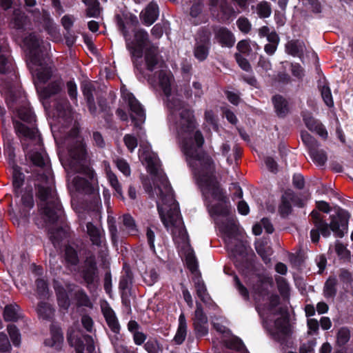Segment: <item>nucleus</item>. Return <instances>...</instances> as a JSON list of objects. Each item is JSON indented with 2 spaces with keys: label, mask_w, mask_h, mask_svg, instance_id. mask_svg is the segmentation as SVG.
Here are the masks:
<instances>
[{
  "label": "nucleus",
  "mask_w": 353,
  "mask_h": 353,
  "mask_svg": "<svg viewBox=\"0 0 353 353\" xmlns=\"http://www.w3.org/2000/svg\"><path fill=\"white\" fill-rule=\"evenodd\" d=\"M14 64L12 58L9 55L0 54V73L10 74L16 78Z\"/></svg>",
  "instance_id": "nucleus-29"
},
{
  "label": "nucleus",
  "mask_w": 353,
  "mask_h": 353,
  "mask_svg": "<svg viewBox=\"0 0 353 353\" xmlns=\"http://www.w3.org/2000/svg\"><path fill=\"white\" fill-rule=\"evenodd\" d=\"M134 281V275L131 270L128 268L125 269L124 274L121 276L119 283V290L121 294L122 303L126 305L130 303V301L124 298V296L131 294L132 284Z\"/></svg>",
  "instance_id": "nucleus-15"
},
{
  "label": "nucleus",
  "mask_w": 353,
  "mask_h": 353,
  "mask_svg": "<svg viewBox=\"0 0 353 353\" xmlns=\"http://www.w3.org/2000/svg\"><path fill=\"white\" fill-rule=\"evenodd\" d=\"M64 233V230L61 227L52 229L50 231V239L54 244L59 243L63 239Z\"/></svg>",
  "instance_id": "nucleus-59"
},
{
  "label": "nucleus",
  "mask_w": 353,
  "mask_h": 353,
  "mask_svg": "<svg viewBox=\"0 0 353 353\" xmlns=\"http://www.w3.org/2000/svg\"><path fill=\"white\" fill-rule=\"evenodd\" d=\"M63 258L65 267L68 268L76 267L79 263V257L77 250L70 245H66L65 248Z\"/></svg>",
  "instance_id": "nucleus-24"
},
{
  "label": "nucleus",
  "mask_w": 353,
  "mask_h": 353,
  "mask_svg": "<svg viewBox=\"0 0 353 353\" xmlns=\"http://www.w3.org/2000/svg\"><path fill=\"white\" fill-rule=\"evenodd\" d=\"M187 322L184 313H181L179 316V325L174 337V341L177 345H181L185 340L187 335Z\"/></svg>",
  "instance_id": "nucleus-27"
},
{
  "label": "nucleus",
  "mask_w": 353,
  "mask_h": 353,
  "mask_svg": "<svg viewBox=\"0 0 353 353\" xmlns=\"http://www.w3.org/2000/svg\"><path fill=\"white\" fill-rule=\"evenodd\" d=\"M278 290L283 299L290 296V288L285 279L279 277L276 279Z\"/></svg>",
  "instance_id": "nucleus-56"
},
{
  "label": "nucleus",
  "mask_w": 353,
  "mask_h": 353,
  "mask_svg": "<svg viewBox=\"0 0 353 353\" xmlns=\"http://www.w3.org/2000/svg\"><path fill=\"white\" fill-rule=\"evenodd\" d=\"M235 265L243 273L250 271L253 268L252 261L247 257V255L242 256L241 259H236Z\"/></svg>",
  "instance_id": "nucleus-54"
},
{
  "label": "nucleus",
  "mask_w": 353,
  "mask_h": 353,
  "mask_svg": "<svg viewBox=\"0 0 353 353\" xmlns=\"http://www.w3.org/2000/svg\"><path fill=\"white\" fill-rule=\"evenodd\" d=\"M173 77L170 72L160 70L158 72L159 85L166 97H170L172 94L171 81Z\"/></svg>",
  "instance_id": "nucleus-21"
},
{
  "label": "nucleus",
  "mask_w": 353,
  "mask_h": 353,
  "mask_svg": "<svg viewBox=\"0 0 353 353\" xmlns=\"http://www.w3.org/2000/svg\"><path fill=\"white\" fill-rule=\"evenodd\" d=\"M64 83L61 79L50 82L46 86L38 90L39 97L43 100H47L51 97L59 94L63 88Z\"/></svg>",
  "instance_id": "nucleus-18"
},
{
  "label": "nucleus",
  "mask_w": 353,
  "mask_h": 353,
  "mask_svg": "<svg viewBox=\"0 0 353 353\" xmlns=\"http://www.w3.org/2000/svg\"><path fill=\"white\" fill-rule=\"evenodd\" d=\"M193 329L196 339L206 336L209 332L208 316L203 311L202 304L196 301V310L192 318Z\"/></svg>",
  "instance_id": "nucleus-9"
},
{
  "label": "nucleus",
  "mask_w": 353,
  "mask_h": 353,
  "mask_svg": "<svg viewBox=\"0 0 353 353\" xmlns=\"http://www.w3.org/2000/svg\"><path fill=\"white\" fill-rule=\"evenodd\" d=\"M288 190L282 194L281 197V203L279 205V212L281 217L285 218L288 216L292 212L291 201L287 196Z\"/></svg>",
  "instance_id": "nucleus-36"
},
{
  "label": "nucleus",
  "mask_w": 353,
  "mask_h": 353,
  "mask_svg": "<svg viewBox=\"0 0 353 353\" xmlns=\"http://www.w3.org/2000/svg\"><path fill=\"white\" fill-rule=\"evenodd\" d=\"M125 99L128 101L131 112L134 113L137 117V118H136L132 114L130 115L132 121L134 123V125L136 127H138L139 125V122L142 123L145 121V114L144 109L132 92L127 93L125 96Z\"/></svg>",
  "instance_id": "nucleus-14"
},
{
  "label": "nucleus",
  "mask_w": 353,
  "mask_h": 353,
  "mask_svg": "<svg viewBox=\"0 0 353 353\" xmlns=\"http://www.w3.org/2000/svg\"><path fill=\"white\" fill-rule=\"evenodd\" d=\"M335 252L340 259L345 261H350L351 259V252L341 243L337 242L335 245Z\"/></svg>",
  "instance_id": "nucleus-53"
},
{
  "label": "nucleus",
  "mask_w": 353,
  "mask_h": 353,
  "mask_svg": "<svg viewBox=\"0 0 353 353\" xmlns=\"http://www.w3.org/2000/svg\"><path fill=\"white\" fill-rule=\"evenodd\" d=\"M87 233L90 236L92 243L97 247L102 246L103 239H104V232L98 228L92 222L86 224Z\"/></svg>",
  "instance_id": "nucleus-23"
},
{
  "label": "nucleus",
  "mask_w": 353,
  "mask_h": 353,
  "mask_svg": "<svg viewBox=\"0 0 353 353\" xmlns=\"http://www.w3.org/2000/svg\"><path fill=\"white\" fill-rule=\"evenodd\" d=\"M81 89L89 112L91 114L95 115L97 106L95 104L93 92L95 90L94 86L90 82H83L81 84Z\"/></svg>",
  "instance_id": "nucleus-19"
},
{
  "label": "nucleus",
  "mask_w": 353,
  "mask_h": 353,
  "mask_svg": "<svg viewBox=\"0 0 353 353\" xmlns=\"http://www.w3.org/2000/svg\"><path fill=\"white\" fill-rule=\"evenodd\" d=\"M159 14V10L157 3L152 1L147 6L144 11L141 12L140 19L144 25L149 26L156 21Z\"/></svg>",
  "instance_id": "nucleus-20"
},
{
  "label": "nucleus",
  "mask_w": 353,
  "mask_h": 353,
  "mask_svg": "<svg viewBox=\"0 0 353 353\" xmlns=\"http://www.w3.org/2000/svg\"><path fill=\"white\" fill-rule=\"evenodd\" d=\"M68 341L70 346L74 347L76 353H84L85 339V335L83 337L75 336H68Z\"/></svg>",
  "instance_id": "nucleus-45"
},
{
  "label": "nucleus",
  "mask_w": 353,
  "mask_h": 353,
  "mask_svg": "<svg viewBox=\"0 0 353 353\" xmlns=\"http://www.w3.org/2000/svg\"><path fill=\"white\" fill-rule=\"evenodd\" d=\"M214 39L222 46L232 48L236 41L234 34L226 27L212 26Z\"/></svg>",
  "instance_id": "nucleus-13"
},
{
  "label": "nucleus",
  "mask_w": 353,
  "mask_h": 353,
  "mask_svg": "<svg viewBox=\"0 0 353 353\" xmlns=\"http://www.w3.org/2000/svg\"><path fill=\"white\" fill-rule=\"evenodd\" d=\"M236 25L240 31L245 34L250 31L252 27L249 20L246 17H241L237 19Z\"/></svg>",
  "instance_id": "nucleus-64"
},
{
  "label": "nucleus",
  "mask_w": 353,
  "mask_h": 353,
  "mask_svg": "<svg viewBox=\"0 0 353 353\" xmlns=\"http://www.w3.org/2000/svg\"><path fill=\"white\" fill-rule=\"evenodd\" d=\"M123 225L120 230L130 236H136L139 232L135 220L130 214H124L122 216Z\"/></svg>",
  "instance_id": "nucleus-25"
},
{
  "label": "nucleus",
  "mask_w": 353,
  "mask_h": 353,
  "mask_svg": "<svg viewBox=\"0 0 353 353\" xmlns=\"http://www.w3.org/2000/svg\"><path fill=\"white\" fill-rule=\"evenodd\" d=\"M144 350L148 353H161L163 345L157 338L150 337L143 345Z\"/></svg>",
  "instance_id": "nucleus-43"
},
{
  "label": "nucleus",
  "mask_w": 353,
  "mask_h": 353,
  "mask_svg": "<svg viewBox=\"0 0 353 353\" xmlns=\"http://www.w3.org/2000/svg\"><path fill=\"white\" fill-rule=\"evenodd\" d=\"M106 323L114 334H120L121 325L114 310L108 307L102 310Z\"/></svg>",
  "instance_id": "nucleus-22"
},
{
  "label": "nucleus",
  "mask_w": 353,
  "mask_h": 353,
  "mask_svg": "<svg viewBox=\"0 0 353 353\" xmlns=\"http://www.w3.org/2000/svg\"><path fill=\"white\" fill-rule=\"evenodd\" d=\"M23 43L29 52L32 64H40L43 57V52L41 47V40L34 32L30 33L23 39Z\"/></svg>",
  "instance_id": "nucleus-10"
},
{
  "label": "nucleus",
  "mask_w": 353,
  "mask_h": 353,
  "mask_svg": "<svg viewBox=\"0 0 353 353\" xmlns=\"http://www.w3.org/2000/svg\"><path fill=\"white\" fill-rule=\"evenodd\" d=\"M284 313L286 314L285 316L277 318L274 321L275 327L277 331L283 336V340H285V338L290 336L292 333L288 313L287 310L283 307H279L275 313V314L281 315L284 314Z\"/></svg>",
  "instance_id": "nucleus-16"
},
{
  "label": "nucleus",
  "mask_w": 353,
  "mask_h": 353,
  "mask_svg": "<svg viewBox=\"0 0 353 353\" xmlns=\"http://www.w3.org/2000/svg\"><path fill=\"white\" fill-rule=\"evenodd\" d=\"M19 307L17 304H9L6 305L3 310V319L7 322H16L20 318L19 314Z\"/></svg>",
  "instance_id": "nucleus-35"
},
{
  "label": "nucleus",
  "mask_w": 353,
  "mask_h": 353,
  "mask_svg": "<svg viewBox=\"0 0 353 353\" xmlns=\"http://www.w3.org/2000/svg\"><path fill=\"white\" fill-rule=\"evenodd\" d=\"M234 56L236 62L237 63L238 65L241 68V69L248 72L252 71V66L250 62L242 54H241L240 53H235Z\"/></svg>",
  "instance_id": "nucleus-57"
},
{
  "label": "nucleus",
  "mask_w": 353,
  "mask_h": 353,
  "mask_svg": "<svg viewBox=\"0 0 353 353\" xmlns=\"http://www.w3.org/2000/svg\"><path fill=\"white\" fill-rule=\"evenodd\" d=\"M219 10L222 14L219 21L221 22H225L228 21L231 17L235 16V11L233 7L226 1H223L219 5Z\"/></svg>",
  "instance_id": "nucleus-41"
},
{
  "label": "nucleus",
  "mask_w": 353,
  "mask_h": 353,
  "mask_svg": "<svg viewBox=\"0 0 353 353\" xmlns=\"http://www.w3.org/2000/svg\"><path fill=\"white\" fill-rule=\"evenodd\" d=\"M319 90L325 104L329 108H332L334 106V100L328 84L319 85Z\"/></svg>",
  "instance_id": "nucleus-47"
},
{
  "label": "nucleus",
  "mask_w": 353,
  "mask_h": 353,
  "mask_svg": "<svg viewBox=\"0 0 353 353\" xmlns=\"http://www.w3.org/2000/svg\"><path fill=\"white\" fill-rule=\"evenodd\" d=\"M7 330L13 345L19 347L21 343V334L17 327L14 324H10L7 327Z\"/></svg>",
  "instance_id": "nucleus-51"
},
{
  "label": "nucleus",
  "mask_w": 353,
  "mask_h": 353,
  "mask_svg": "<svg viewBox=\"0 0 353 353\" xmlns=\"http://www.w3.org/2000/svg\"><path fill=\"white\" fill-rule=\"evenodd\" d=\"M185 265L191 273L194 274L199 271V263L193 249L191 248L185 254Z\"/></svg>",
  "instance_id": "nucleus-42"
},
{
  "label": "nucleus",
  "mask_w": 353,
  "mask_h": 353,
  "mask_svg": "<svg viewBox=\"0 0 353 353\" xmlns=\"http://www.w3.org/2000/svg\"><path fill=\"white\" fill-rule=\"evenodd\" d=\"M290 70L292 74L298 79L299 80L302 81L305 76V70L299 63H291L290 64Z\"/></svg>",
  "instance_id": "nucleus-61"
},
{
  "label": "nucleus",
  "mask_w": 353,
  "mask_h": 353,
  "mask_svg": "<svg viewBox=\"0 0 353 353\" xmlns=\"http://www.w3.org/2000/svg\"><path fill=\"white\" fill-rule=\"evenodd\" d=\"M159 274L154 268H152L145 273L144 281L148 285L152 286L159 281Z\"/></svg>",
  "instance_id": "nucleus-63"
},
{
  "label": "nucleus",
  "mask_w": 353,
  "mask_h": 353,
  "mask_svg": "<svg viewBox=\"0 0 353 353\" xmlns=\"http://www.w3.org/2000/svg\"><path fill=\"white\" fill-rule=\"evenodd\" d=\"M21 201L22 205L24 208L27 209H31L34 206V198H33V192L32 189L30 188V189L26 188V190L21 193L20 195Z\"/></svg>",
  "instance_id": "nucleus-50"
},
{
  "label": "nucleus",
  "mask_w": 353,
  "mask_h": 353,
  "mask_svg": "<svg viewBox=\"0 0 353 353\" xmlns=\"http://www.w3.org/2000/svg\"><path fill=\"white\" fill-rule=\"evenodd\" d=\"M70 167L72 170L77 173L85 174L88 178L93 182L96 180L94 171L84 164L86 155V145L83 141H74L68 149Z\"/></svg>",
  "instance_id": "nucleus-6"
},
{
  "label": "nucleus",
  "mask_w": 353,
  "mask_h": 353,
  "mask_svg": "<svg viewBox=\"0 0 353 353\" xmlns=\"http://www.w3.org/2000/svg\"><path fill=\"white\" fill-rule=\"evenodd\" d=\"M179 125L182 132L188 134L182 140V150L207 201L209 214L211 217L228 216L231 212L230 201L214 174L213 159L202 149L205 142L202 132L194 131L196 121L193 110H181Z\"/></svg>",
  "instance_id": "nucleus-1"
},
{
  "label": "nucleus",
  "mask_w": 353,
  "mask_h": 353,
  "mask_svg": "<svg viewBox=\"0 0 353 353\" xmlns=\"http://www.w3.org/2000/svg\"><path fill=\"white\" fill-rule=\"evenodd\" d=\"M301 139L304 145L307 148L308 152L319 147L318 141L307 131H301Z\"/></svg>",
  "instance_id": "nucleus-48"
},
{
  "label": "nucleus",
  "mask_w": 353,
  "mask_h": 353,
  "mask_svg": "<svg viewBox=\"0 0 353 353\" xmlns=\"http://www.w3.org/2000/svg\"><path fill=\"white\" fill-rule=\"evenodd\" d=\"M211 37L212 32L206 26L199 28L194 36L193 54L200 62L205 61L210 54L212 47Z\"/></svg>",
  "instance_id": "nucleus-7"
},
{
  "label": "nucleus",
  "mask_w": 353,
  "mask_h": 353,
  "mask_svg": "<svg viewBox=\"0 0 353 353\" xmlns=\"http://www.w3.org/2000/svg\"><path fill=\"white\" fill-rule=\"evenodd\" d=\"M3 152L6 156L8 163L10 165H14L16 154L12 139H8L6 141H4Z\"/></svg>",
  "instance_id": "nucleus-37"
},
{
  "label": "nucleus",
  "mask_w": 353,
  "mask_h": 353,
  "mask_svg": "<svg viewBox=\"0 0 353 353\" xmlns=\"http://www.w3.org/2000/svg\"><path fill=\"white\" fill-rule=\"evenodd\" d=\"M74 183L79 191H82L86 194H95L96 190L92 181L90 182L85 178L77 176L74 179Z\"/></svg>",
  "instance_id": "nucleus-31"
},
{
  "label": "nucleus",
  "mask_w": 353,
  "mask_h": 353,
  "mask_svg": "<svg viewBox=\"0 0 353 353\" xmlns=\"http://www.w3.org/2000/svg\"><path fill=\"white\" fill-rule=\"evenodd\" d=\"M233 281L235 288L239 291V294L246 300L249 299V292L248 289L241 282L239 278L236 274L233 276Z\"/></svg>",
  "instance_id": "nucleus-62"
},
{
  "label": "nucleus",
  "mask_w": 353,
  "mask_h": 353,
  "mask_svg": "<svg viewBox=\"0 0 353 353\" xmlns=\"http://www.w3.org/2000/svg\"><path fill=\"white\" fill-rule=\"evenodd\" d=\"M74 299L76 301V305L77 307H86L92 308L93 306L90 297L85 291L82 288L75 291L74 293Z\"/></svg>",
  "instance_id": "nucleus-34"
},
{
  "label": "nucleus",
  "mask_w": 353,
  "mask_h": 353,
  "mask_svg": "<svg viewBox=\"0 0 353 353\" xmlns=\"http://www.w3.org/2000/svg\"><path fill=\"white\" fill-rule=\"evenodd\" d=\"M166 106L172 114L176 111L182 110L184 105V101L179 98L173 97L172 98L166 97Z\"/></svg>",
  "instance_id": "nucleus-49"
},
{
  "label": "nucleus",
  "mask_w": 353,
  "mask_h": 353,
  "mask_svg": "<svg viewBox=\"0 0 353 353\" xmlns=\"http://www.w3.org/2000/svg\"><path fill=\"white\" fill-rule=\"evenodd\" d=\"M6 102L12 109L14 132L19 139L26 157L34 165L46 166L49 158L37 124V117L25 94L20 90L10 91Z\"/></svg>",
  "instance_id": "nucleus-2"
},
{
  "label": "nucleus",
  "mask_w": 353,
  "mask_h": 353,
  "mask_svg": "<svg viewBox=\"0 0 353 353\" xmlns=\"http://www.w3.org/2000/svg\"><path fill=\"white\" fill-rule=\"evenodd\" d=\"M338 280L335 276H329L323 286V294L326 299H334L337 294Z\"/></svg>",
  "instance_id": "nucleus-30"
},
{
  "label": "nucleus",
  "mask_w": 353,
  "mask_h": 353,
  "mask_svg": "<svg viewBox=\"0 0 353 353\" xmlns=\"http://www.w3.org/2000/svg\"><path fill=\"white\" fill-rule=\"evenodd\" d=\"M43 57L40 64H34L38 66L36 70V77L40 83H46L52 77V71L50 67L43 65Z\"/></svg>",
  "instance_id": "nucleus-32"
},
{
  "label": "nucleus",
  "mask_w": 353,
  "mask_h": 353,
  "mask_svg": "<svg viewBox=\"0 0 353 353\" xmlns=\"http://www.w3.org/2000/svg\"><path fill=\"white\" fill-rule=\"evenodd\" d=\"M257 12L261 18L269 17L272 12L270 3L267 1L259 3L257 5Z\"/></svg>",
  "instance_id": "nucleus-58"
},
{
  "label": "nucleus",
  "mask_w": 353,
  "mask_h": 353,
  "mask_svg": "<svg viewBox=\"0 0 353 353\" xmlns=\"http://www.w3.org/2000/svg\"><path fill=\"white\" fill-rule=\"evenodd\" d=\"M143 60L146 70L150 72L162 67L163 62L159 59L158 48L154 44L150 45L143 52Z\"/></svg>",
  "instance_id": "nucleus-12"
},
{
  "label": "nucleus",
  "mask_w": 353,
  "mask_h": 353,
  "mask_svg": "<svg viewBox=\"0 0 353 353\" xmlns=\"http://www.w3.org/2000/svg\"><path fill=\"white\" fill-rule=\"evenodd\" d=\"M194 287L196 289V295L203 303L208 305L210 301L213 302L211 296L208 292L205 284L203 281H199L195 282Z\"/></svg>",
  "instance_id": "nucleus-39"
},
{
  "label": "nucleus",
  "mask_w": 353,
  "mask_h": 353,
  "mask_svg": "<svg viewBox=\"0 0 353 353\" xmlns=\"http://www.w3.org/2000/svg\"><path fill=\"white\" fill-rule=\"evenodd\" d=\"M301 115L304 124L310 131L316 133L324 140L327 139L328 133L325 127L321 121L313 117L312 112H301Z\"/></svg>",
  "instance_id": "nucleus-11"
},
{
  "label": "nucleus",
  "mask_w": 353,
  "mask_h": 353,
  "mask_svg": "<svg viewBox=\"0 0 353 353\" xmlns=\"http://www.w3.org/2000/svg\"><path fill=\"white\" fill-rule=\"evenodd\" d=\"M108 176L110 185L114 190V196L123 201L125 198L123 194L121 185L118 181L117 176L112 172L109 173Z\"/></svg>",
  "instance_id": "nucleus-46"
},
{
  "label": "nucleus",
  "mask_w": 353,
  "mask_h": 353,
  "mask_svg": "<svg viewBox=\"0 0 353 353\" xmlns=\"http://www.w3.org/2000/svg\"><path fill=\"white\" fill-rule=\"evenodd\" d=\"M350 339V332L347 327H341L336 334V343L339 346L345 345Z\"/></svg>",
  "instance_id": "nucleus-52"
},
{
  "label": "nucleus",
  "mask_w": 353,
  "mask_h": 353,
  "mask_svg": "<svg viewBox=\"0 0 353 353\" xmlns=\"http://www.w3.org/2000/svg\"><path fill=\"white\" fill-rule=\"evenodd\" d=\"M25 176L19 170V167L14 168L12 174L13 193L15 197L19 198L23 192L22 187L24 184Z\"/></svg>",
  "instance_id": "nucleus-26"
},
{
  "label": "nucleus",
  "mask_w": 353,
  "mask_h": 353,
  "mask_svg": "<svg viewBox=\"0 0 353 353\" xmlns=\"http://www.w3.org/2000/svg\"><path fill=\"white\" fill-rule=\"evenodd\" d=\"M57 303L61 310H68L70 306V300L65 290L57 293Z\"/></svg>",
  "instance_id": "nucleus-55"
},
{
  "label": "nucleus",
  "mask_w": 353,
  "mask_h": 353,
  "mask_svg": "<svg viewBox=\"0 0 353 353\" xmlns=\"http://www.w3.org/2000/svg\"><path fill=\"white\" fill-rule=\"evenodd\" d=\"M271 100L276 116L281 119L286 117L290 112L288 101L279 94L272 96Z\"/></svg>",
  "instance_id": "nucleus-17"
},
{
  "label": "nucleus",
  "mask_w": 353,
  "mask_h": 353,
  "mask_svg": "<svg viewBox=\"0 0 353 353\" xmlns=\"http://www.w3.org/2000/svg\"><path fill=\"white\" fill-rule=\"evenodd\" d=\"M36 196L39 199V205L41 214L45 221L50 224L63 223L64 212L62 205L57 196V192L52 187L38 184L35 187Z\"/></svg>",
  "instance_id": "nucleus-4"
},
{
  "label": "nucleus",
  "mask_w": 353,
  "mask_h": 353,
  "mask_svg": "<svg viewBox=\"0 0 353 353\" xmlns=\"http://www.w3.org/2000/svg\"><path fill=\"white\" fill-rule=\"evenodd\" d=\"M305 44L299 39H292L285 44L286 52L292 56L301 57L303 54Z\"/></svg>",
  "instance_id": "nucleus-28"
},
{
  "label": "nucleus",
  "mask_w": 353,
  "mask_h": 353,
  "mask_svg": "<svg viewBox=\"0 0 353 353\" xmlns=\"http://www.w3.org/2000/svg\"><path fill=\"white\" fill-rule=\"evenodd\" d=\"M202 11V7L200 3H194L190 8L189 19L190 23L193 26H199L203 23L200 19V14Z\"/></svg>",
  "instance_id": "nucleus-44"
},
{
  "label": "nucleus",
  "mask_w": 353,
  "mask_h": 353,
  "mask_svg": "<svg viewBox=\"0 0 353 353\" xmlns=\"http://www.w3.org/2000/svg\"><path fill=\"white\" fill-rule=\"evenodd\" d=\"M78 272L83 280L87 288L95 287L99 281V269L96 257L94 254L87 256L78 267Z\"/></svg>",
  "instance_id": "nucleus-8"
},
{
  "label": "nucleus",
  "mask_w": 353,
  "mask_h": 353,
  "mask_svg": "<svg viewBox=\"0 0 353 353\" xmlns=\"http://www.w3.org/2000/svg\"><path fill=\"white\" fill-rule=\"evenodd\" d=\"M225 346L230 350H235L241 353H248L243 341L238 336H233L225 341Z\"/></svg>",
  "instance_id": "nucleus-33"
},
{
  "label": "nucleus",
  "mask_w": 353,
  "mask_h": 353,
  "mask_svg": "<svg viewBox=\"0 0 353 353\" xmlns=\"http://www.w3.org/2000/svg\"><path fill=\"white\" fill-rule=\"evenodd\" d=\"M126 48L130 52L131 59L135 72H137L143 78L146 77L143 68V55L145 48L150 43L149 34L144 29H139L135 31L134 40L130 41L125 38Z\"/></svg>",
  "instance_id": "nucleus-5"
},
{
  "label": "nucleus",
  "mask_w": 353,
  "mask_h": 353,
  "mask_svg": "<svg viewBox=\"0 0 353 353\" xmlns=\"http://www.w3.org/2000/svg\"><path fill=\"white\" fill-rule=\"evenodd\" d=\"M68 94L74 103H77V86L74 80H70L66 83Z\"/></svg>",
  "instance_id": "nucleus-60"
},
{
  "label": "nucleus",
  "mask_w": 353,
  "mask_h": 353,
  "mask_svg": "<svg viewBox=\"0 0 353 353\" xmlns=\"http://www.w3.org/2000/svg\"><path fill=\"white\" fill-rule=\"evenodd\" d=\"M349 212L343 209H339L336 214L330 216V223H327L323 216L316 210H313L310 215V222L314 225L310 230V235L313 243H318L320 236L327 238L331 232L335 237L343 238L348 231Z\"/></svg>",
  "instance_id": "nucleus-3"
},
{
  "label": "nucleus",
  "mask_w": 353,
  "mask_h": 353,
  "mask_svg": "<svg viewBox=\"0 0 353 353\" xmlns=\"http://www.w3.org/2000/svg\"><path fill=\"white\" fill-rule=\"evenodd\" d=\"M309 154L312 161L319 166L325 165L327 160V153L323 149H319V147L310 150Z\"/></svg>",
  "instance_id": "nucleus-38"
},
{
  "label": "nucleus",
  "mask_w": 353,
  "mask_h": 353,
  "mask_svg": "<svg viewBox=\"0 0 353 353\" xmlns=\"http://www.w3.org/2000/svg\"><path fill=\"white\" fill-rule=\"evenodd\" d=\"M54 310L52 306L46 302H40L38 304L37 313L40 318L50 321L54 316Z\"/></svg>",
  "instance_id": "nucleus-40"
}]
</instances>
